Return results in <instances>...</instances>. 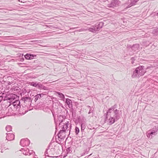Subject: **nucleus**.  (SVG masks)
<instances>
[{"label":"nucleus","instance_id":"obj_1","mask_svg":"<svg viewBox=\"0 0 158 158\" xmlns=\"http://www.w3.org/2000/svg\"><path fill=\"white\" fill-rule=\"evenodd\" d=\"M106 114V118L107 120H108V123L109 125H112L120 118L119 110L117 109H116L114 110V113H112L110 114V115H109L107 111Z\"/></svg>","mask_w":158,"mask_h":158},{"label":"nucleus","instance_id":"obj_2","mask_svg":"<svg viewBox=\"0 0 158 158\" xmlns=\"http://www.w3.org/2000/svg\"><path fill=\"white\" fill-rule=\"evenodd\" d=\"M145 68L143 66H139L136 68L133 71V73L131 76L133 78H139L143 76L146 72Z\"/></svg>","mask_w":158,"mask_h":158},{"label":"nucleus","instance_id":"obj_3","mask_svg":"<svg viewBox=\"0 0 158 158\" xmlns=\"http://www.w3.org/2000/svg\"><path fill=\"white\" fill-rule=\"evenodd\" d=\"M104 24L103 22H100L98 24H95V25L92 27L91 28H89L88 29L89 31L95 33L97 31H98L102 27Z\"/></svg>","mask_w":158,"mask_h":158},{"label":"nucleus","instance_id":"obj_4","mask_svg":"<svg viewBox=\"0 0 158 158\" xmlns=\"http://www.w3.org/2000/svg\"><path fill=\"white\" fill-rule=\"evenodd\" d=\"M20 102L19 100H15L12 104H10V106L15 108L17 110H19L20 107Z\"/></svg>","mask_w":158,"mask_h":158},{"label":"nucleus","instance_id":"obj_5","mask_svg":"<svg viewBox=\"0 0 158 158\" xmlns=\"http://www.w3.org/2000/svg\"><path fill=\"white\" fill-rule=\"evenodd\" d=\"M30 143V141L27 138L22 139L20 142V144L22 146H28Z\"/></svg>","mask_w":158,"mask_h":158},{"label":"nucleus","instance_id":"obj_6","mask_svg":"<svg viewBox=\"0 0 158 158\" xmlns=\"http://www.w3.org/2000/svg\"><path fill=\"white\" fill-rule=\"evenodd\" d=\"M65 132L64 130H60L57 135L58 138L61 140H64L65 137Z\"/></svg>","mask_w":158,"mask_h":158},{"label":"nucleus","instance_id":"obj_7","mask_svg":"<svg viewBox=\"0 0 158 158\" xmlns=\"http://www.w3.org/2000/svg\"><path fill=\"white\" fill-rule=\"evenodd\" d=\"M8 111L7 112V114L8 115H12L14 114V112L17 111L16 109L14 107H12V106H10V105L8 107Z\"/></svg>","mask_w":158,"mask_h":158},{"label":"nucleus","instance_id":"obj_8","mask_svg":"<svg viewBox=\"0 0 158 158\" xmlns=\"http://www.w3.org/2000/svg\"><path fill=\"white\" fill-rule=\"evenodd\" d=\"M118 5V1L117 0H111L110 2L107 4L109 7H114Z\"/></svg>","mask_w":158,"mask_h":158},{"label":"nucleus","instance_id":"obj_9","mask_svg":"<svg viewBox=\"0 0 158 158\" xmlns=\"http://www.w3.org/2000/svg\"><path fill=\"white\" fill-rule=\"evenodd\" d=\"M139 0H128L126 4L128 5L127 8H129L134 5Z\"/></svg>","mask_w":158,"mask_h":158},{"label":"nucleus","instance_id":"obj_10","mask_svg":"<svg viewBox=\"0 0 158 158\" xmlns=\"http://www.w3.org/2000/svg\"><path fill=\"white\" fill-rule=\"evenodd\" d=\"M23 99L24 100V102L26 104V106H29L31 105V98L26 97L23 98Z\"/></svg>","mask_w":158,"mask_h":158},{"label":"nucleus","instance_id":"obj_11","mask_svg":"<svg viewBox=\"0 0 158 158\" xmlns=\"http://www.w3.org/2000/svg\"><path fill=\"white\" fill-rule=\"evenodd\" d=\"M36 55H33L29 53L26 54L25 56L24 57L27 60H31L34 59V57H36Z\"/></svg>","mask_w":158,"mask_h":158},{"label":"nucleus","instance_id":"obj_12","mask_svg":"<svg viewBox=\"0 0 158 158\" xmlns=\"http://www.w3.org/2000/svg\"><path fill=\"white\" fill-rule=\"evenodd\" d=\"M7 136L6 137V139L9 141L12 140L14 139L15 135L13 134H6Z\"/></svg>","mask_w":158,"mask_h":158},{"label":"nucleus","instance_id":"obj_13","mask_svg":"<svg viewBox=\"0 0 158 158\" xmlns=\"http://www.w3.org/2000/svg\"><path fill=\"white\" fill-rule=\"evenodd\" d=\"M117 107V105L115 104L113 106L111 107L110 108H109L108 110H107L108 113L109 115H110V114L113 113H114V109L116 108Z\"/></svg>","mask_w":158,"mask_h":158},{"label":"nucleus","instance_id":"obj_14","mask_svg":"<svg viewBox=\"0 0 158 158\" xmlns=\"http://www.w3.org/2000/svg\"><path fill=\"white\" fill-rule=\"evenodd\" d=\"M24 150L26 151H27V152H23V154L26 155H30L32 154L33 153L35 154V152L33 150H30L29 149L27 148H25Z\"/></svg>","mask_w":158,"mask_h":158},{"label":"nucleus","instance_id":"obj_15","mask_svg":"<svg viewBox=\"0 0 158 158\" xmlns=\"http://www.w3.org/2000/svg\"><path fill=\"white\" fill-rule=\"evenodd\" d=\"M65 103L67 104L68 107L70 108H72L73 105L72 104V102L70 99L69 98H66Z\"/></svg>","mask_w":158,"mask_h":158},{"label":"nucleus","instance_id":"obj_16","mask_svg":"<svg viewBox=\"0 0 158 158\" xmlns=\"http://www.w3.org/2000/svg\"><path fill=\"white\" fill-rule=\"evenodd\" d=\"M69 122H67V123H65V124H64L63 126V127H62L61 129L62 130H64V131H66V130L68 131L69 130L68 129V126L69 124Z\"/></svg>","mask_w":158,"mask_h":158},{"label":"nucleus","instance_id":"obj_17","mask_svg":"<svg viewBox=\"0 0 158 158\" xmlns=\"http://www.w3.org/2000/svg\"><path fill=\"white\" fill-rule=\"evenodd\" d=\"M61 118H63V117L62 116H60L59 118H58V120H59V121H58V122L59 123V125L57 127L56 126V128L57 127V128H60L61 127V128L63 127V123H62V122H63V119H62L61 121H60V119L59 120V119H60Z\"/></svg>","mask_w":158,"mask_h":158},{"label":"nucleus","instance_id":"obj_18","mask_svg":"<svg viewBox=\"0 0 158 158\" xmlns=\"http://www.w3.org/2000/svg\"><path fill=\"white\" fill-rule=\"evenodd\" d=\"M139 47V44H133L132 46V50L134 51H135L138 50Z\"/></svg>","mask_w":158,"mask_h":158},{"label":"nucleus","instance_id":"obj_19","mask_svg":"<svg viewBox=\"0 0 158 158\" xmlns=\"http://www.w3.org/2000/svg\"><path fill=\"white\" fill-rule=\"evenodd\" d=\"M153 67L158 68V60L155 63H154L153 64H149V68Z\"/></svg>","mask_w":158,"mask_h":158},{"label":"nucleus","instance_id":"obj_20","mask_svg":"<svg viewBox=\"0 0 158 158\" xmlns=\"http://www.w3.org/2000/svg\"><path fill=\"white\" fill-rule=\"evenodd\" d=\"M150 17H155L158 18V12H154L151 14L149 16Z\"/></svg>","mask_w":158,"mask_h":158},{"label":"nucleus","instance_id":"obj_21","mask_svg":"<svg viewBox=\"0 0 158 158\" xmlns=\"http://www.w3.org/2000/svg\"><path fill=\"white\" fill-rule=\"evenodd\" d=\"M56 93L58 95V96L60 98H61V99L64 101L63 99H64L65 97L64 95L62 93L58 92H56Z\"/></svg>","mask_w":158,"mask_h":158},{"label":"nucleus","instance_id":"obj_22","mask_svg":"<svg viewBox=\"0 0 158 158\" xmlns=\"http://www.w3.org/2000/svg\"><path fill=\"white\" fill-rule=\"evenodd\" d=\"M158 131V129L157 127H155L152 129L149 130V131L153 132L154 133H156L157 134V132Z\"/></svg>","mask_w":158,"mask_h":158},{"label":"nucleus","instance_id":"obj_23","mask_svg":"<svg viewBox=\"0 0 158 158\" xmlns=\"http://www.w3.org/2000/svg\"><path fill=\"white\" fill-rule=\"evenodd\" d=\"M157 133H154L153 132L150 131V133H149V138H152L155 136L157 135Z\"/></svg>","mask_w":158,"mask_h":158},{"label":"nucleus","instance_id":"obj_24","mask_svg":"<svg viewBox=\"0 0 158 158\" xmlns=\"http://www.w3.org/2000/svg\"><path fill=\"white\" fill-rule=\"evenodd\" d=\"M41 98V94H37L35 96V101H37L38 99H40Z\"/></svg>","mask_w":158,"mask_h":158},{"label":"nucleus","instance_id":"obj_25","mask_svg":"<svg viewBox=\"0 0 158 158\" xmlns=\"http://www.w3.org/2000/svg\"><path fill=\"white\" fill-rule=\"evenodd\" d=\"M152 33L153 34L156 35H158V28L154 29Z\"/></svg>","mask_w":158,"mask_h":158},{"label":"nucleus","instance_id":"obj_26","mask_svg":"<svg viewBox=\"0 0 158 158\" xmlns=\"http://www.w3.org/2000/svg\"><path fill=\"white\" fill-rule=\"evenodd\" d=\"M72 148H71V147H69V148H68L66 149V152L67 153V154H68L69 153H70L72 152Z\"/></svg>","mask_w":158,"mask_h":158},{"label":"nucleus","instance_id":"obj_27","mask_svg":"<svg viewBox=\"0 0 158 158\" xmlns=\"http://www.w3.org/2000/svg\"><path fill=\"white\" fill-rule=\"evenodd\" d=\"M30 84L31 85L35 87L37 86L38 85V83H37L36 82H35L33 81L30 82Z\"/></svg>","mask_w":158,"mask_h":158},{"label":"nucleus","instance_id":"obj_28","mask_svg":"<svg viewBox=\"0 0 158 158\" xmlns=\"http://www.w3.org/2000/svg\"><path fill=\"white\" fill-rule=\"evenodd\" d=\"M81 131H84L85 128V126L84 123H81Z\"/></svg>","mask_w":158,"mask_h":158},{"label":"nucleus","instance_id":"obj_29","mask_svg":"<svg viewBox=\"0 0 158 158\" xmlns=\"http://www.w3.org/2000/svg\"><path fill=\"white\" fill-rule=\"evenodd\" d=\"M6 129L7 131H11L12 127L10 126L9 125L6 127Z\"/></svg>","mask_w":158,"mask_h":158},{"label":"nucleus","instance_id":"obj_30","mask_svg":"<svg viewBox=\"0 0 158 158\" xmlns=\"http://www.w3.org/2000/svg\"><path fill=\"white\" fill-rule=\"evenodd\" d=\"M75 132L76 134H78L79 132V129L78 127H76L75 129Z\"/></svg>","mask_w":158,"mask_h":158},{"label":"nucleus","instance_id":"obj_31","mask_svg":"<svg viewBox=\"0 0 158 158\" xmlns=\"http://www.w3.org/2000/svg\"><path fill=\"white\" fill-rule=\"evenodd\" d=\"M131 63L132 64H133L134 63V61L135 60L134 57H132L131 59Z\"/></svg>","mask_w":158,"mask_h":158},{"label":"nucleus","instance_id":"obj_32","mask_svg":"<svg viewBox=\"0 0 158 158\" xmlns=\"http://www.w3.org/2000/svg\"><path fill=\"white\" fill-rule=\"evenodd\" d=\"M6 99L7 100H9L10 101H11L12 99H13V98H11L7 97L6 98Z\"/></svg>","mask_w":158,"mask_h":158},{"label":"nucleus","instance_id":"obj_33","mask_svg":"<svg viewBox=\"0 0 158 158\" xmlns=\"http://www.w3.org/2000/svg\"><path fill=\"white\" fill-rule=\"evenodd\" d=\"M132 46H131V45H127V48L128 49L131 48V49H132Z\"/></svg>","mask_w":158,"mask_h":158},{"label":"nucleus","instance_id":"obj_34","mask_svg":"<svg viewBox=\"0 0 158 158\" xmlns=\"http://www.w3.org/2000/svg\"><path fill=\"white\" fill-rule=\"evenodd\" d=\"M88 29H86V30H84V29L83 28H81V29H80L79 30V31H83L84 30H88Z\"/></svg>","mask_w":158,"mask_h":158},{"label":"nucleus","instance_id":"obj_35","mask_svg":"<svg viewBox=\"0 0 158 158\" xmlns=\"http://www.w3.org/2000/svg\"><path fill=\"white\" fill-rule=\"evenodd\" d=\"M24 149H25V148H22L20 150L21 151H22V150H24V152H23H23H27V151H26V150H24Z\"/></svg>","mask_w":158,"mask_h":158},{"label":"nucleus","instance_id":"obj_36","mask_svg":"<svg viewBox=\"0 0 158 158\" xmlns=\"http://www.w3.org/2000/svg\"><path fill=\"white\" fill-rule=\"evenodd\" d=\"M93 110H92L91 109H90V110H89V111L88 113V114H90V113H91L92 112H93Z\"/></svg>","mask_w":158,"mask_h":158},{"label":"nucleus","instance_id":"obj_37","mask_svg":"<svg viewBox=\"0 0 158 158\" xmlns=\"http://www.w3.org/2000/svg\"><path fill=\"white\" fill-rule=\"evenodd\" d=\"M2 98H3V97H2L0 96V103L1 102V101H2Z\"/></svg>","mask_w":158,"mask_h":158},{"label":"nucleus","instance_id":"obj_38","mask_svg":"<svg viewBox=\"0 0 158 158\" xmlns=\"http://www.w3.org/2000/svg\"><path fill=\"white\" fill-rule=\"evenodd\" d=\"M42 85L40 84H39L38 83V86H37V87H39V88H40L41 87L40 86H41Z\"/></svg>","mask_w":158,"mask_h":158},{"label":"nucleus","instance_id":"obj_39","mask_svg":"<svg viewBox=\"0 0 158 158\" xmlns=\"http://www.w3.org/2000/svg\"><path fill=\"white\" fill-rule=\"evenodd\" d=\"M24 60V59L23 58H21L20 59V61H23Z\"/></svg>","mask_w":158,"mask_h":158},{"label":"nucleus","instance_id":"obj_40","mask_svg":"<svg viewBox=\"0 0 158 158\" xmlns=\"http://www.w3.org/2000/svg\"><path fill=\"white\" fill-rule=\"evenodd\" d=\"M146 135L148 137V134L147 133H146Z\"/></svg>","mask_w":158,"mask_h":158},{"label":"nucleus","instance_id":"obj_41","mask_svg":"<svg viewBox=\"0 0 158 158\" xmlns=\"http://www.w3.org/2000/svg\"><path fill=\"white\" fill-rule=\"evenodd\" d=\"M11 84V83L10 82H9V83H8V84L9 85H10Z\"/></svg>","mask_w":158,"mask_h":158},{"label":"nucleus","instance_id":"obj_42","mask_svg":"<svg viewBox=\"0 0 158 158\" xmlns=\"http://www.w3.org/2000/svg\"><path fill=\"white\" fill-rule=\"evenodd\" d=\"M2 143V142L1 141L0 142V144H1Z\"/></svg>","mask_w":158,"mask_h":158},{"label":"nucleus","instance_id":"obj_43","mask_svg":"<svg viewBox=\"0 0 158 158\" xmlns=\"http://www.w3.org/2000/svg\"><path fill=\"white\" fill-rule=\"evenodd\" d=\"M71 126H70V127H69V129H70V128H71Z\"/></svg>","mask_w":158,"mask_h":158},{"label":"nucleus","instance_id":"obj_44","mask_svg":"<svg viewBox=\"0 0 158 158\" xmlns=\"http://www.w3.org/2000/svg\"><path fill=\"white\" fill-rule=\"evenodd\" d=\"M49 148L50 147V145H49ZM49 149V148H48Z\"/></svg>","mask_w":158,"mask_h":158},{"label":"nucleus","instance_id":"obj_45","mask_svg":"<svg viewBox=\"0 0 158 158\" xmlns=\"http://www.w3.org/2000/svg\"><path fill=\"white\" fill-rule=\"evenodd\" d=\"M48 149H47V152H48Z\"/></svg>","mask_w":158,"mask_h":158},{"label":"nucleus","instance_id":"obj_46","mask_svg":"<svg viewBox=\"0 0 158 158\" xmlns=\"http://www.w3.org/2000/svg\"><path fill=\"white\" fill-rule=\"evenodd\" d=\"M25 113H26V112H25L24 113H23V114H25Z\"/></svg>","mask_w":158,"mask_h":158},{"label":"nucleus","instance_id":"obj_47","mask_svg":"<svg viewBox=\"0 0 158 158\" xmlns=\"http://www.w3.org/2000/svg\"><path fill=\"white\" fill-rule=\"evenodd\" d=\"M101 2H102V0H101Z\"/></svg>","mask_w":158,"mask_h":158},{"label":"nucleus","instance_id":"obj_48","mask_svg":"<svg viewBox=\"0 0 158 158\" xmlns=\"http://www.w3.org/2000/svg\"><path fill=\"white\" fill-rule=\"evenodd\" d=\"M76 28V27H74V28H73V29H75Z\"/></svg>","mask_w":158,"mask_h":158},{"label":"nucleus","instance_id":"obj_49","mask_svg":"<svg viewBox=\"0 0 158 158\" xmlns=\"http://www.w3.org/2000/svg\"><path fill=\"white\" fill-rule=\"evenodd\" d=\"M148 68V67H147V68L146 69H147Z\"/></svg>","mask_w":158,"mask_h":158},{"label":"nucleus","instance_id":"obj_50","mask_svg":"<svg viewBox=\"0 0 158 158\" xmlns=\"http://www.w3.org/2000/svg\"><path fill=\"white\" fill-rule=\"evenodd\" d=\"M88 107H90V106H89Z\"/></svg>","mask_w":158,"mask_h":158}]
</instances>
